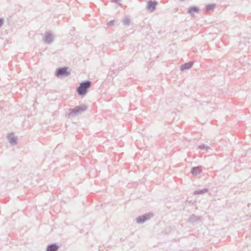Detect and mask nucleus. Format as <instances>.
<instances>
[{
    "instance_id": "obj_1",
    "label": "nucleus",
    "mask_w": 251,
    "mask_h": 251,
    "mask_svg": "<svg viewBox=\"0 0 251 251\" xmlns=\"http://www.w3.org/2000/svg\"><path fill=\"white\" fill-rule=\"evenodd\" d=\"M91 84L92 82L88 80L81 82L77 88V94L81 96H85L88 92V89L91 87Z\"/></svg>"
},
{
    "instance_id": "obj_2",
    "label": "nucleus",
    "mask_w": 251,
    "mask_h": 251,
    "mask_svg": "<svg viewBox=\"0 0 251 251\" xmlns=\"http://www.w3.org/2000/svg\"><path fill=\"white\" fill-rule=\"evenodd\" d=\"M87 108L86 105L82 104L79 106H76L75 108L73 109H70V112L68 114L69 117H74L80 113L81 112L85 111Z\"/></svg>"
},
{
    "instance_id": "obj_3",
    "label": "nucleus",
    "mask_w": 251,
    "mask_h": 251,
    "mask_svg": "<svg viewBox=\"0 0 251 251\" xmlns=\"http://www.w3.org/2000/svg\"><path fill=\"white\" fill-rule=\"evenodd\" d=\"M154 214L151 212L146 213L143 215L138 216L136 219V222L138 224L143 223L145 222L150 220L151 218L153 217Z\"/></svg>"
},
{
    "instance_id": "obj_4",
    "label": "nucleus",
    "mask_w": 251,
    "mask_h": 251,
    "mask_svg": "<svg viewBox=\"0 0 251 251\" xmlns=\"http://www.w3.org/2000/svg\"><path fill=\"white\" fill-rule=\"evenodd\" d=\"M67 67H61L58 68L55 71V76L59 77L61 76H67L70 73L67 71Z\"/></svg>"
},
{
    "instance_id": "obj_5",
    "label": "nucleus",
    "mask_w": 251,
    "mask_h": 251,
    "mask_svg": "<svg viewBox=\"0 0 251 251\" xmlns=\"http://www.w3.org/2000/svg\"><path fill=\"white\" fill-rule=\"evenodd\" d=\"M157 4L158 2L156 0H149L147 2V9L151 12H152L155 11Z\"/></svg>"
},
{
    "instance_id": "obj_6",
    "label": "nucleus",
    "mask_w": 251,
    "mask_h": 251,
    "mask_svg": "<svg viewBox=\"0 0 251 251\" xmlns=\"http://www.w3.org/2000/svg\"><path fill=\"white\" fill-rule=\"evenodd\" d=\"M53 40V36L52 34L50 32L46 31L44 34V41L46 43L50 44Z\"/></svg>"
},
{
    "instance_id": "obj_7",
    "label": "nucleus",
    "mask_w": 251,
    "mask_h": 251,
    "mask_svg": "<svg viewBox=\"0 0 251 251\" xmlns=\"http://www.w3.org/2000/svg\"><path fill=\"white\" fill-rule=\"evenodd\" d=\"M59 248L56 243H52L47 246L46 251H57Z\"/></svg>"
},
{
    "instance_id": "obj_8",
    "label": "nucleus",
    "mask_w": 251,
    "mask_h": 251,
    "mask_svg": "<svg viewBox=\"0 0 251 251\" xmlns=\"http://www.w3.org/2000/svg\"><path fill=\"white\" fill-rule=\"evenodd\" d=\"M193 64H194L193 61H190L188 63H185L182 64V65H181V66L180 67V70L181 71H184L186 70H188L192 67Z\"/></svg>"
},
{
    "instance_id": "obj_9",
    "label": "nucleus",
    "mask_w": 251,
    "mask_h": 251,
    "mask_svg": "<svg viewBox=\"0 0 251 251\" xmlns=\"http://www.w3.org/2000/svg\"><path fill=\"white\" fill-rule=\"evenodd\" d=\"M199 13L200 12V9L196 6H191L188 8L187 13L191 16L193 15V13Z\"/></svg>"
},
{
    "instance_id": "obj_10",
    "label": "nucleus",
    "mask_w": 251,
    "mask_h": 251,
    "mask_svg": "<svg viewBox=\"0 0 251 251\" xmlns=\"http://www.w3.org/2000/svg\"><path fill=\"white\" fill-rule=\"evenodd\" d=\"M8 138L11 145H15L17 144V139L15 137L13 133H10L8 136Z\"/></svg>"
},
{
    "instance_id": "obj_11",
    "label": "nucleus",
    "mask_w": 251,
    "mask_h": 251,
    "mask_svg": "<svg viewBox=\"0 0 251 251\" xmlns=\"http://www.w3.org/2000/svg\"><path fill=\"white\" fill-rule=\"evenodd\" d=\"M201 172V166L194 167L191 169V173L194 175H197L200 174Z\"/></svg>"
},
{
    "instance_id": "obj_12",
    "label": "nucleus",
    "mask_w": 251,
    "mask_h": 251,
    "mask_svg": "<svg viewBox=\"0 0 251 251\" xmlns=\"http://www.w3.org/2000/svg\"><path fill=\"white\" fill-rule=\"evenodd\" d=\"M208 189L207 188H204L202 190H196L194 191L193 194L194 195H202L208 192Z\"/></svg>"
},
{
    "instance_id": "obj_13",
    "label": "nucleus",
    "mask_w": 251,
    "mask_h": 251,
    "mask_svg": "<svg viewBox=\"0 0 251 251\" xmlns=\"http://www.w3.org/2000/svg\"><path fill=\"white\" fill-rule=\"evenodd\" d=\"M200 217L194 215L191 216L189 219V221L191 223H194L198 221H200Z\"/></svg>"
},
{
    "instance_id": "obj_14",
    "label": "nucleus",
    "mask_w": 251,
    "mask_h": 251,
    "mask_svg": "<svg viewBox=\"0 0 251 251\" xmlns=\"http://www.w3.org/2000/svg\"><path fill=\"white\" fill-rule=\"evenodd\" d=\"M216 5L215 4H209L205 7L206 11L209 12L215 8Z\"/></svg>"
},
{
    "instance_id": "obj_15",
    "label": "nucleus",
    "mask_w": 251,
    "mask_h": 251,
    "mask_svg": "<svg viewBox=\"0 0 251 251\" xmlns=\"http://www.w3.org/2000/svg\"><path fill=\"white\" fill-rule=\"evenodd\" d=\"M198 148L201 150H208L210 149V148L209 146H206L204 144H202V145L199 146Z\"/></svg>"
},
{
    "instance_id": "obj_16",
    "label": "nucleus",
    "mask_w": 251,
    "mask_h": 251,
    "mask_svg": "<svg viewBox=\"0 0 251 251\" xmlns=\"http://www.w3.org/2000/svg\"><path fill=\"white\" fill-rule=\"evenodd\" d=\"M130 20L128 17H126L123 21V24L124 25L128 26L129 25Z\"/></svg>"
},
{
    "instance_id": "obj_17",
    "label": "nucleus",
    "mask_w": 251,
    "mask_h": 251,
    "mask_svg": "<svg viewBox=\"0 0 251 251\" xmlns=\"http://www.w3.org/2000/svg\"><path fill=\"white\" fill-rule=\"evenodd\" d=\"M115 23V20H111L109 22H108L107 24V26H109V25H113Z\"/></svg>"
},
{
    "instance_id": "obj_18",
    "label": "nucleus",
    "mask_w": 251,
    "mask_h": 251,
    "mask_svg": "<svg viewBox=\"0 0 251 251\" xmlns=\"http://www.w3.org/2000/svg\"><path fill=\"white\" fill-rule=\"evenodd\" d=\"M4 23V20L2 18H0V27Z\"/></svg>"
},
{
    "instance_id": "obj_19",
    "label": "nucleus",
    "mask_w": 251,
    "mask_h": 251,
    "mask_svg": "<svg viewBox=\"0 0 251 251\" xmlns=\"http://www.w3.org/2000/svg\"><path fill=\"white\" fill-rule=\"evenodd\" d=\"M120 1H121V0H113V2H114L116 3H118V2Z\"/></svg>"
}]
</instances>
